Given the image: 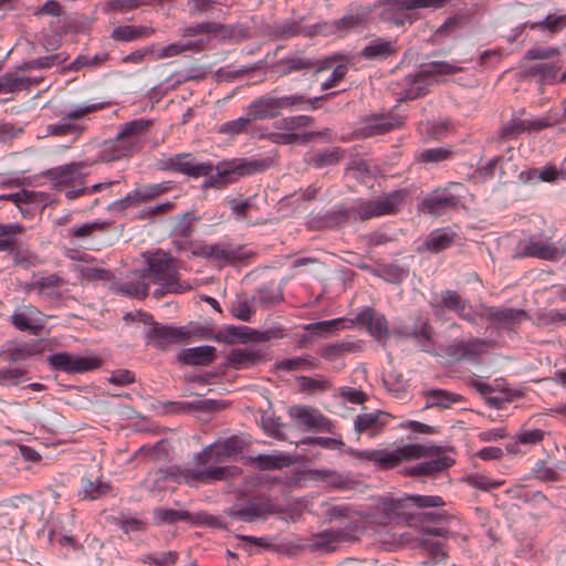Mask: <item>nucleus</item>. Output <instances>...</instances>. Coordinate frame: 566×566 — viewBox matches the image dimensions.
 Here are the masks:
<instances>
[{"label":"nucleus","mask_w":566,"mask_h":566,"mask_svg":"<svg viewBox=\"0 0 566 566\" xmlns=\"http://www.w3.org/2000/svg\"><path fill=\"white\" fill-rule=\"evenodd\" d=\"M270 164V159L232 158L213 166L209 161L197 163L191 154L182 153L158 158L156 167L163 171L178 172L192 178L207 177L205 188L222 189L240 177L264 171Z\"/></svg>","instance_id":"nucleus-1"},{"label":"nucleus","mask_w":566,"mask_h":566,"mask_svg":"<svg viewBox=\"0 0 566 566\" xmlns=\"http://www.w3.org/2000/svg\"><path fill=\"white\" fill-rule=\"evenodd\" d=\"M244 442L233 436L222 442L210 444L193 458L195 468L171 469L167 475L177 482H185L190 486L208 484L228 479L230 468L219 465L242 452Z\"/></svg>","instance_id":"nucleus-2"},{"label":"nucleus","mask_w":566,"mask_h":566,"mask_svg":"<svg viewBox=\"0 0 566 566\" xmlns=\"http://www.w3.org/2000/svg\"><path fill=\"white\" fill-rule=\"evenodd\" d=\"M151 284L157 285L153 292L157 298L166 293L184 291V286L178 279L177 266L174 260L166 254L153 259L146 272L136 280L120 283L117 290L125 295L144 298L149 294Z\"/></svg>","instance_id":"nucleus-3"},{"label":"nucleus","mask_w":566,"mask_h":566,"mask_svg":"<svg viewBox=\"0 0 566 566\" xmlns=\"http://www.w3.org/2000/svg\"><path fill=\"white\" fill-rule=\"evenodd\" d=\"M150 126L151 122L144 118L122 125L114 138L103 143L98 160L103 163L117 161L140 151L144 146L143 138Z\"/></svg>","instance_id":"nucleus-4"},{"label":"nucleus","mask_w":566,"mask_h":566,"mask_svg":"<svg viewBox=\"0 0 566 566\" xmlns=\"http://www.w3.org/2000/svg\"><path fill=\"white\" fill-rule=\"evenodd\" d=\"M439 451L434 447L422 444H403L392 451L388 450H350L349 453L357 459L367 460L378 464L381 469L396 468L402 461L417 460L420 458L437 454Z\"/></svg>","instance_id":"nucleus-5"},{"label":"nucleus","mask_w":566,"mask_h":566,"mask_svg":"<svg viewBox=\"0 0 566 566\" xmlns=\"http://www.w3.org/2000/svg\"><path fill=\"white\" fill-rule=\"evenodd\" d=\"M449 0H385L381 18L397 27L412 24L418 15L416 9L438 10L443 8Z\"/></svg>","instance_id":"nucleus-6"},{"label":"nucleus","mask_w":566,"mask_h":566,"mask_svg":"<svg viewBox=\"0 0 566 566\" xmlns=\"http://www.w3.org/2000/svg\"><path fill=\"white\" fill-rule=\"evenodd\" d=\"M461 70L462 67L451 64L447 61H433L431 63L424 64L417 73L410 74L407 77L408 86L398 101H411L423 96L428 92V86L431 84L432 77L437 75L455 74Z\"/></svg>","instance_id":"nucleus-7"},{"label":"nucleus","mask_w":566,"mask_h":566,"mask_svg":"<svg viewBox=\"0 0 566 566\" xmlns=\"http://www.w3.org/2000/svg\"><path fill=\"white\" fill-rule=\"evenodd\" d=\"M93 165L94 161L90 160L72 161L52 168L49 176L54 188L63 192L69 200V191L76 192L78 188L84 187L86 177L90 175V168Z\"/></svg>","instance_id":"nucleus-8"},{"label":"nucleus","mask_w":566,"mask_h":566,"mask_svg":"<svg viewBox=\"0 0 566 566\" xmlns=\"http://www.w3.org/2000/svg\"><path fill=\"white\" fill-rule=\"evenodd\" d=\"M407 196V190L399 189L391 191L377 200L361 201L352 210L355 214L354 219L366 221L371 218L395 214L398 211L399 206L406 200Z\"/></svg>","instance_id":"nucleus-9"},{"label":"nucleus","mask_w":566,"mask_h":566,"mask_svg":"<svg viewBox=\"0 0 566 566\" xmlns=\"http://www.w3.org/2000/svg\"><path fill=\"white\" fill-rule=\"evenodd\" d=\"M108 105L109 103L107 102L75 105L73 108L63 112V122L50 125L48 130L53 136L73 135V140H76L83 134L85 128L82 125L71 122L80 120L91 113L106 108Z\"/></svg>","instance_id":"nucleus-10"},{"label":"nucleus","mask_w":566,"mask_h":566,"mask_svg":"<svg viewBox=\"0 0 566 566\" xmlns=\"http://www.w3.org/2000/svg\"><path fill=\"white\" fill-rule=\"evenodd\" d=\"M461 184L450 182L443 188H437L427 195L421 201V211L431 216H442L455 209L461 201Z\"/></svg>","instance_id":"nucleus-11"},{"label":"nucleus","mask_w":566,"mask_h":566,"mask_svg":"<svg viewBox=\"0 0 566 566\" xmlns=\"http://www.w3.org/2000/svg\"><path fill=\"white\" fill-rule=\"evenodd\" d=\"M281 510L265 495H256L249 499L244 505L230 509L227 514L232 520L253 523L258 520H266Z\"/></svg>","instance_id":"nucleus-12"},{"label":"nucleus","mask_w":566,"mask_h":566,"mask_svg":"<svg viewBox=\"0 0 566 566\" xmlns=\"http://www.w3.org/2000/svg\"><path fill=\"white\" fill-rule=\"evenodd\" d=\"M172 189L170 181H164L159 184H149L128 192L124 198L114 201L111 206V210L124 211L130 207H138L142 203L155 200L161 195L169 192Z\"/></svg>","instance_id":"nucleus-13"},{"label":"nucleus","mask_w":566,"mask_h":566,"mask_svg":"<svg viewBox=\"0 0 566 566\" xmlns=\"http://www.w3.org/2000/svg\"><path fill=\"white\" fill-rule=\"evenodd\" d=\"M250 28L243 23L223 24L217 22H201L186 30V35L193 36L200 33H212L224 41L239 42L249 38Z\"/></svg>","instance_id":"nucleus-14"},{"label":"nucleus","mask_w":566,"mask_h":566,"mask_svg":"<svg viewBox=\"0 0 566 566\" xmlns=\"http://www.w3.org/2000/svg\"><path fill=\"white\" fill-rule=\"evenodd\" d=\"M289 416L293 423L303 431L323 432L331 430V421L313 407L304 405L292 406L289 409Z\"/></svg>","instance_id":"nucleus-15"},{"label":"nucleus","mask_w":566,"mask_h":566,"mask_svg":"<svg viewBox=\"0 0 566 566\" xmlns=\"http://www.w3.org/2000/svg\"><path fill=\"white\" fill-rule=\"evenodd\" d=\"M192 334H198L200 337L208 338L212 333L207 329H200V333L199 331L190 332L185 327H171L156 323L146 332V337L148 339H155L158 347H165L168 344L186 340Z\"/></svg>","instance_id":"nucleus-16"},{"label":"nucleus","mask_w":566,"mask_h":566,"mask_svg":"<svg viewBox=\"0 0 566 566\" xmlns=\"http://www.w3.org/2000/svg\"><path fill=\"white\" fill-rule=\"evenodd\" d=\"M192 253L213 261H223L226 263L243 261L252 255V252L247 251L243 247H231L219 243L199 244Z\"/></svg>","instance_id":"nucleus-17"},{"label":"nucleus","mask_w":566,"mask_h":566,"mask_svg":"<svg viewBox=\"0 0 566 566\" xmlns=\"http://www.w3.org/2000/svg\"><path fill=\"white\" fill-rule=\"evenodd\" d=\"M48 360L54 369L69 374L85 373L99 366L97 358L75 356L69 353L54 354L50 356Z\"/></svg>","instance_id":"nucleus-18"},{"label":"nucleus","mask_w":566,"mask_h":566,"mask_svg":"<svg viewBox=\"0 0 566 566\" xmlns=\"http://www.w3.org/2000/svg\"><path fill=\"white\" fill-rule=\"evenodd\" d=\"M48 316L31 304H21L11 315L12 325L19 331H30L38 334L43 328Z\"/></svg>","instance_id":"nucleus-19"},{"label":"nucleus","mask_w":566,"mask_h":566,"mask_svg":"<svg viewBox=\"0 0 566 566\" xmlns=\"http://www.w3.org/2000/svg\"><path fill=\"white\" fill-rule=\"evenodd\" d=\"M363 24V18L359 14H348L338 20L332 22H322L307 28L306 36H313L315 34L322 35H338L343 36L350 30L360 28Z\"/></svg>","instance_id":"nucleus-20"},{"label":"nucleus","mask_w":566,"mask_h":566,"mask_svg":"<svg viewBox=\"0 0 566 566\" xmlns=\"http://www.w3.org/2000/svg\"><path fill=\"white\" fill-rule=\"evenodd\" d=\"M483 316L499 328L513 329L527 314L523 310L511 307H485Z\"/></svg>","instance_id":"nucleus-21"},{"label":"nucleus","mask_w":566,"mask_h":566,"mask_svg":"<svg viewBox=\"0 0 566 566\" xmlns=\"http://www.w3.org/2000/svg\"><path fill=\"white\" fill-rule=\"evenodd\" d=\"M440 301L443 308L455 312L460 318L472 324L476 322V313L472 306L455 291L446 290L441 292Z\"/></svg>","instance_id":"nucleus-22"},{"label":"nucleus","mask_w":566,"mask_h":566,"mask_svg":"<svg viewBox=\"0 0 566 566\" xmlns=\"http://www.w3.org/2000/svg\"><path fill=\"white\" fill-rule=\"evenodd\" d=\"M547 126V120L542 118L514 117L503 125L501 136L506 139H514L525 132H538Z\"/></svg>","instance_id":"nucleus-23"},{"label":"nucleus","mask_w":566,"mask_h":566,"mask_svg":"<svg viewBox=\"0 0 566 566\" xmlns=\"http://www.w3.org/2000/svg\"><path fill=\"white\" fill-rule=\"evenodd\" d=\"M485 343L480 339H472L470 342L454 340L446 348L447 356L458 361L461 359L473 360L483 350Z\"/></svg>","instance_id":"nucleus-24"},{"label":"nucleus","mask_w":566,"mask_h":566,"mask_svg":"<svg viewBox=\"0 0 566 566\" xmlns=\"http://www.w3.org/2000/svg\"><path fill=\"white\" fill-rule=\"evenodd\" d=\"M403 123V117L397 114L375 115L368 119L363 133L366 137L381 135L401 127Z\"/></svg>","instance_id":"nucleus-25"},{"label":"nucleus","mask_w":566,"mask_h":566,"mask_svg":"<svg viewBox=\"0 0 566 566\" xmlns=\"http://www.w3.org/2000/svg\"><path fill=\"white\" fill-rule=\"evenodd\" d=\"M277 96L266 94L255 98L248 107L253 120L274 118L280 114Z\"/></svg>","instance_id":"nucleus-26"},{"label":"nucleus","mask_w":566,"mask_h":566,"mask_svg":"<svg viewBox=\"0 0 566 566\" xmlns=\"http://www.w3.org/2000/svg\"><path fill=\"white\" fill-rule=\"evenodd\" d=\"M389 415L384 411L358 415L355 419V430L375 437L387 426Z\"/></svg>","instance_id":"nucleus-27"},{"label":"nucleus","mask_w":566,"mask_h":566,"mask_svg":"<svg viewBox=\"0 0 566 566\" xmlns=\"http://www.w3.org/2000/svg\"><path fill=\"white\" fill-rule=\"evenodd\" d=\"M565 254L564 249H558L553 244L542 240H530L524 243L522 255L538 258L547 261H557Z\"/></svg>","instance_id":"nucleus-28"},{"label":"nucleus","mask_w":566,"mask_h":566,"mask_svg":"<svg viewBox=\"0 0 566 566\" xmlns=\"http://www.w3.org/2000/svg\"><path fill=\"white\" fill-rule=\"evenodd\" d=\"M355 322L366 326L374 337L381 338L388 335V325L385 316L370 307L358 313Z\"/></svg>","instance_id":"nucleus-29"},{"label":"nucleus","mask_w":566,"mask_h":566,"mask_svg":"<svg viewBox=\"0 0 566 566\" xmlns=\"http://www.w3.org/2000/svg\"><path fill=\"white\" fill-rule=\"evenodd\" d=\"M43 349V345L36 340L10 342L6 344L3 353L7 355L8 360L17 363L39 355Z\"/></svg>","instance_id":"nucleus-30"},{"label":"nucleus","mask_w":566,"mask_h":566,"mask_svg":"<svg viewBox=\"0 0 566 566\" xmlns=\"http://www.w3.org/2000/svg\"><path fill=\"white\" fill-rule=\"evenodd\" d=\"M266 359V352L260 348H237L229 356L235 368H249Z\"/></svg>","instance_id":"nucleus-31"},{"label":"nucleus","mask_w":566,"mask_h":566,"mask_svg":"<svg viewBox=\"0 0 566 566\" xmlns=\"http://www.w3.org/2000/svg\"><path fill=\"white\" fill-rule=\"evenodd\" d=\"M398 51L397 42L376 38L371 40L363 50L361 55L368 60H385Z\"/></svg>","instance_id":"nucleus-32"},{"label":"nucleus","mask_w":566,"mask_h":566,"mask_svg":"<svg viewBox=\"0 0 566 566\" xmlns=\"http://www.w3.org/2000/svg\"><path fill=\"white\" fill-rule=\"evenodd\" d=\"M453 463V459L448 455H442L438 457L437 459L411 465L407 468L406 472L411 476L433 475L450 468Z\"/></svg>","instance_id":"nucleus-33"},{"label":"nucleus","mask_w":566,"mask_h":566,"mask_svg":"<svg viewBox=\"0 0 566 566\" xmlns=\"http://www.w3.org/2000/svg\"><path fill=\"white\" fill-rule=\"evenodd\" d=\"M332 70L329 77L322 83L321 87L323 91L329 90L338 85L344 80L348 72V65L346 62L337 63V56H332L324 60L321 66L317 69V73L322 71Z\"/></svg>","instance_id":"nucleus-34"},{"label":"nucleus","mask_w":566,"mask_h":566,"mask_svg":"<svg viewBox=\"0 0 566 566\" xmlns=\"http://www.w3.org/2000/svg\"><path fill=\"white\" fill-rule=\"evenodd\" d=\"M219 0H189V13L191 15H207L211 19L224 20L227 12L221 8Z\"/></svg>","instance_id":"nucleus-35"},{"label":"nucleus","mask_w":566,"mask_h":566,"mask_svg":"<svg viewBox=\"0 0 566 566\" xmlns=\"http://www.w3.org/2000/svg\"><path fill=\"white\" fill-rule=\"evenodd\" d=\"M412 501L411 495L390 499L385 503V510L390 517L408 521L417 514Z\"/></svg>","instance_id":"nucleus-36"},{"label":"nucleus","mask_w":566,"mask_h":566,"mask_svg":"<svg viewBox=\"0 0 566 566\" xmlns=\"http://www.w3.org/2000/svg\"><path fill=\"white\" fill-rule=\"evenodd\" d=\"M64 285V280L56 274H50L33 282L29 290L35 291L39 295L55 298L61 295V287Z\"/></svg>","instance_id":"nucleus-37"},{"label":"nucleus","mask_w":566,"mask_h":566,"mask_svg":"<svg viewBox=\"0 0 566 566\" xmlns=\"http://www.w3.org/2000/svg\"><path fill=\"white\" fill-rule=\"evenodd\" d=\"M454 238L455 233L449 228L434 229L427 237L424 244L429 251L439 253L450 248Z\"/></svg>","instance_id":"nucleus-38"},{"label":"nucleus","mask_w":566,"mask_h":566,"mask_svg":"<svg viewBox=\"0 0 566 566\" xmlns=\"http://www.w3.org/2000/svg\"><path fill=\"white\" fill-rule=\"evenodd\" d=\"M154 33L155 30L151 27L119 25L112 31L111 38L115 41L130 42L138 39L148 38Z\"/></svg>","instance_id":"nucleus-39"},{"label":"nucleus","mask_w":566,"mask_h":566,"mask_svg":"<svg viewBox=\"0 0 566 566\" xmlns=\"http://www.w3.org/2000/svg\"><path fill=\"white\" fill-rule=\"evenodd\" d=\"M334 94L335 93H331V94L317 96L314 98H306L302 94H292V95H287V96H281V97H277V101L280 104L279 107H280V111L292 109L294 107H298L302 109H304V108L316 109L319 101L326 99L327 97H329L331 95H334Z\"/></svg>","instance_id":"nucleus-40"},{"label":"nucleus","mask_w":566,"mask_h":566,"mask_svg":"<svg viewBox=\"0 0 566 566\" xmlns=\"http://www.w3.org/2000/svg\"><path fill=\"white\" fill-rule=\"evenodd\" d=\"M216 357V348L212 346H198L185 349L180 359L189 365H209Z\"/></svg>","instance_id":"nucleus-41"},{"label":"nucleus","mask_w":566,"mask_h":566,"mask_svg":"<svg viewBox=\"0 0 566 566\" xmlns=\"http://www.w3.org/2000/svg\"><path fill=\"white\" fill-rule=\"evenodd\" d=\"M38 84L30 77L21 75L19 72L6 73L0 77V93H15L28 90L31 85Z\"/></svg>","instance_id":"nucleus-42"},{"label":"nucleus","mask_w":566,"mask_h":566,"mask_svg":"<svg viewBox=\"0 0 566 566\" xmlns=\"http://www.w3.org/2000/svg\"><path fill=\"white\" fill-rule=\"evenodd\" d=\"M23 232L24 227L19 223H0V252L10 253Z\"/></svg>","instance_id":"nucleus-43"},{"label":"nucleus","mask_w":566,"mask_h":566,"mask_svg":"<svg viewBox=\"0 0 566 566\" xmlns=\"http://www.w3.org/2000/svg\"><path fill=\"white\" fill-rule=\"evenodd\" d=\"M111 492L112 486L107 482H104L102 480L92 481L90 479L82 480L80 495L83 500H98L108 495Z\"/></svg>","instance_id":"nucleus-44"},{"label":"nucleus","mask_w":566,"mask_h":566,"mask_svg":"<svg viewBox=\"0 0 566 566\" xmlns=\"http://www.w3.org/2000/svg\"><path fill=\"white\" fill-rule=\"evenodd\" d=\"M342 541V535L334 531L315 534L310 539V546L315 551L334 552Z\"/></svg>","instance_id":"nucleus-45"},{"label":"nucleus","mask_w":566,"mask_h":566,"mask_svg":"<svg viewBox=\"0 0 566 566\" xmlns=\"http://www.w3.org/2000/svg\"><path fill=\"white\" fill-rule=\"evenodd\" d=\"M314 123V118L307 115L289 116L277 119L273 123L274 128L285 133H298L310 127Z\"/></svg>","instance_id":"nucleus-46"},{"label":"nucleus","mask_w":566,"mask_h":566,"mask_svg":"<svg viewBox=\"0 0 566 566\" xmlns=\"http://www.w3.org/2000/svg\"><path fill=\"white\" fill-rule=\"evenodd\" d=\"M525 27L532 30L547 31L557 34L566 28V14H548L542 21L526 22Z\"/></svg>","instance_id":"nucleus-47"},{"label":"nucleus","mask_w":566,"mask_h":566,"mask_svg":"<svg viewBox=\"0 0 566 566\" xmlns=\"http://www.w3.org/2000/svg\"><path fill=\"white\" fill-rule=\"evenodd\" d=\"M318 365V360L311 355L286 358L277 363V367L285 371L312 370L317 368Z\"/></svg>","instance_id":"nucleus-48"},{"label":"nucleus","mask_w":566,"mask_h":566,"mask_svg":"<svg viewBox=\"0 0 566 566\" xmlns=\"http://www.w3.org/2000/svg\"><path fill=\"white\" fill-rule=\"evenodd\" d=\"M12 253L13 263L23 269H30L36 266L40 263L38 254L31 251L27 245L20 243L15 244V248L10 251Z\"/></svg>","instance_id":"nucleus-49"},{"label":"nucleus","mask_w":566,"mask_h":566,"mask_svg":"<svg viewBox=\"0 0 566 566\" xmlns=\"http://www.w3.org/2000/svg\"><path fill=\"white\" fill-rule=\"evenodd\" d=\"M306 32H308L307 28H304L300 21L295 20H285L273 25V34L281 40L291 39L300 34L306 35Z\"/></svg>","instance_id":"nucleus-50"},{"label":"nucleus","mask_w":566,"mask_h":566,"mask_svg":"<svg viewBox=\"0 0 566 566\" xmlns=\"http://www.w3.org/2000/svg\"><path fill=\"white\" fill-rule=\"evenodd\" d=\"M252 120L253 119L248 112L247 116H241L237 119L222 123L219 125L217 132L233 138L240 134L247 133Z\"/></svg>","instance_id":"nucleus-51"},{"label":"nucleus","mask_w":566,"mask_h":566,"mask_svg":"<svg viewBox=\"0 0 566 566\" xmlns=\"http://www.w3.org/2000/svg\"><path fill=\"white\" fill-rule=\"evenodd\" d=\"M343 158L344 151L338 147H334L313 154L310 158V163L316 168H323L326 166L337 165Z\"/></svg>","instance_id":"nucleus-52"},{"label":"nucleus","mask_w":566,"mask_h":566,"mask_svg":"<svg viewBox=\"0 0 566 566\" xmlns=\"http://www.w3.org/2000/svg\"><path fill=\"white\" fill-rule=\"evenodd\" d=\"M426 398L427 408L438 407L443 409L451 407L459 400L460 396L453 395L442 389H433L427 392Z\"/></svg>","instance_id":"nucleus-53"},{"label":"nucleus","mask_w":566,"mask_h":566,"mask_svg":"<svg viewBox=\"0 0 566 566\" xmlns=\"http://www.w3.org/2000/svg\"><path fill=\"white\" fill-rule=\"evenodd\" d=\"M108 226L109 223L106 221H93L83 224H74L69 229V233L76 239H87L91 238L94 232L105 231Z\"/></svg>","instance_id":"nucleus-54"},{"label":"nucleus","mask_w":566,"mask_h":566,"mask_svg":"<svg viewBox=\"0 0 566 566\" xmlns=\"http://www.w3.org/2000/svg\"><path fill=\"white\" fill-rule=\"evenodd\" d=\"M344 318H334L316 323H310L304 326V329L314 335H329L342 328Z\"/></svg>","instance_id":"nucleus-55"},{"label":"nucleus","mask_w":566,"mask_h":566,"mask_svg":"<svg viewBox=\"0 0 566 566\" xmlns=\"http://www.w3.org/2000/svg\"><path fill=\"white\" fill-rule=\"evenodd\" d=\"M433 327L428 321H418L408 337L422 342L423 349L428 350L429 345L432 343Z\"/></svg>","instance_id":"nucleus-56"},{"label":"nucleus","mask_w":566,"mask_h":566,"mask_svg":"<svg viewBox=\"0 0 566 566\" xmlns=\"http://www.w3.org/2000/svg\"><path fill=\"white\" fill-rule=\"evenodd\" d=\"M249 327L248 326H227L222 331H220L214 338L218 342H224L228 344H232L238 339H241L243 343L248 342V335H249Z\"/></svg>","instance_id":"nucleus-57"},{"label":"nucleus","mask_w":566,"mask_h":566,"mask_svg":"<svg viewBox=\"0 0 566 566\" xmlns=\"http://www.w3.org/2000/svg\"><path fill=\"white\" fill-rule=\"evenodd\" d=\"M154 516L159 524H175L178 521H189L190 514L188 511H176L171 509H156Z\"/></svg>","instance_id":"nucleus-58"},{"label":"nucleus","mask_w":566,"mask_h":566,"mask_svg":"<svg viewBox=\"0 0 566 566\" xmlns=\"http://www.w3.org/2000/svg\"><path fill=\"white\" fill-rule=\"evenodd\" d=\"M144 564L167 566L175 565L178 560V553L175 551L161 552V553H147L140 558Z\"/></svg>","instance_id":"nucleus-59"},{"label":"nucleus","mask_w":566,"mask_h":566,"mask_svg":"<svg viewBox=\"0 0 566 566\" xmlns=\"http://www.w3.org/2000/svg\"><path fill=\"white\" fill-rule=\"evenodd\" d=\"M119 527L126 534H135L145 532L147 528V523L137 515L122 513L119 517Z\"/></svg>","instance_id":"nucleus-60"},{"label":"nucleus","mask_w":566,"mask_h":566,"mask_svg":"<svg viewBox=\"0 0 566 566\" xmlns=\"http://www.w3.org/2000/svg\"><path fill=\"white\" fill-rule=\"evenodd\" d=\"M452 151L448 148L437 147L422 150L418 155V160L426 164H439L450 159Z\"/></svg>","instance_id":"nucleus-61"},{"label":"nucleus","mask_w":566,"mask_h":566,"mask_svg":"<svg viewBox=\"0 0 566 566\" xmlns=\"http://www.w3.org/2000/svg\"><path fill=\"white\" fill-rule=\"evenodd\" d=\"M192 48V43L175 42L166 46L154 49L155 60L174 57Z\"/></svg>","instance_id":"nucleus-62"},{"label":"nucleus","mask_w":566,"mask_h":566,"mask_svg":"<svg viewBox=\"0 0 566 566\" xmlns=\"http://www.w3.org/2000/svg\"><path fill=\"white\" fill-rule=\"evenodd\" d=\"M255 462L261 470L281 469L290 463L287 457L269 454L258 455Z\"/></svg>","instance_id":"nucleus-63"},{"label":"nucleus","mask_w":566,"mask_h":566,"mask_svg":"<svg viewBox=\"0 0 566 566\" xmlns=\"http://www.w3.org/2000/svg\"><path fill=\"white\" fill-rule=\"evenodd\" d=\"M301 388L307 392H324L331 388V382L324 377L311 378V377H302L301 378Z\"/></svg>","instance_id":"nucleus-64"}]
</instances>
